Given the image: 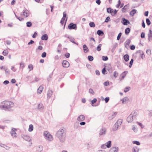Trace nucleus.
Returning <instances> with one entry per match:
<instances>
[{
    "label": "nucleus",
    "mask_w": 152,
    "mask_h": 152,
    "mask_svg": "<svg viewBox=\"0 0 152 152\" xmlns=\"http://www.w3.org/2000/svg\"><path fill=\"white\" fill-rule=\"evenodd\" d=\"M28 68L30 69V70H31L33 69V66L31 64H30L28 65Z\"/></svg>",
    "instance_id": "09e8293b"
},
{
    "label": "nucleus",
    "mask_w": 152,
    "mask_h": 152,
    "mask_svg": "<svg viewBox=\"0 0 152 152\" xmlns=\"http://www.w3.org/2000/svg\"><path fill=\"white\" fill-rule=\"evenodd\" d=\"M44 135L45 138L48 140L52 141L53 140L52 135L48 131H46L44 132Z\"/></svg>",
    "instance_id": "39448f33"
},
{
    "label": "nucleus",
    "mask_w": 152,
    "mask_h": 152,
    "mask_svg": "<svg viewBox=\"0 0 152 152\" xmlns=\"http://www.w3.org/2000/svg\"><path fill=\"white\" fill-rule=\"evenodd\" d=\"M88 60L90 61H92L94 60V58L92 56H89L88 57Z\"/></svg>",
    "instance_id": "4c0bfd02"
},
{
    "label": "nucleus",
    "mask_w": 152,
    "mask_h": 152,
    "mask_svg": "<svg viewBox=\"0 0 152 152\" xmlns=\"http://www.w3.org/2000/svg\"><path fill=\"white\" fill-rule=\"evenodd\" d=\"M137 115V113L135 111L132 112L131 114L127 117V121L129 123L132 122L134 118H135Z\"/></svg>",
    "instance_id": "7ed1b4c3"
},
{
    "label": "nucleus",
    "mask_w": 152,
    "mask_h": 152,
    "mask_svg": "<svg viewBox=\"0 0 152 152\" xmlns=\"http://www.w3.org/2000/svg\"><path fill=\"white\" fill-rule=\"evenodd\" d=\"M117 114V112H113L111 116H110L109 117V118L110 119H112L113 118L115 117L116 115Z\"/></svg>",
    "instance_id": "f3484780"
},
{
    "label": "nucleus",
    "mask_w": 152,
    "mask_h": 152,
    "mask_svg": "<svg viewBox=\"0 0 152 152\" xmlns=\"http://www.w3.org/2000/svg\"><path fill=\"white\" fill-rule=\"evenodd\" d=\"M149 41H152V31L151 30H149V32L148 35Z\"/></svg>",
    "instance_id": "f8f14e48"
},
{
    "label": "nucleus",
    "mask_w": 152,
    "mask_h": 152,
    "mask_svg": "<svg viewBox=\"0 0 152 152\" xmlns=\"http://www.w3.org/2000/svg\"><path fill=\"white\" fill-rule=\"evenodd\" d=\"M53 75V72L50 74L49 76L47 78V80L48 82H50L51 80V79Z\"/></svg>",
    "instance_id": "c85d7f7f"
},
{
    "label": "nucleus",
    "mask_w": 152,
    "mask_h": 152,
    "mask_svg": "<svg viewBox=\"0 0 152 152\" xmlns=\"http://www.w3.org/2000/svg\"><path fill=\"white\" fill-rule=\"evenodd\" d=\"M83 48L84 53H87L88 51V49L87 46L86 45H83Z\"/></svg>",
    "instance_id": "412c9836"
},
{
    "label": "nucleus",
    "mask_w": 152,
    "mask_h": 152,
    "mask_svg": "<svg viewBox=\"0 0 152 152\" xmlns=\"http://www.w3.org/2000/svg\"><path fill=\"white\" fill-rule=\"evenodd\" d=\"M106 147L107 148H110L111 146V141H109L105 143Z\"/></svg>",
    "instance_id": "5701e85b"
},
{
    "label": "nucleus",
    "mask_w": 152,
    "mask_h": 152,
    "mask_svg": "<svg viewBox=\"0 0 152 152\" xmlns=\"http://www.w3.org/2000/svg\"><path fill=\"white\" fill-rule=\"evenodd\" d=\"M136 10L135 9H133L132 11H131L129 13V15L131 16H133L136 13Z\"/></svg>",
    "instance_id": "b1692460"
},
{
    "label": "nucleus",
    "mask_w": 152,
    "mask_h": 152,
    "mask_svg": "<svg viewBox=\"0 0 152 152\" xmlns=\"http://www.w3.org/2000/svg\"><path fill=\"white\" fill-rule=\"evenodd\" d=\"M46 56V53L45 52H43L42 54V58H45Z\"/></svg>",
    "instance_id": "13d9d810"
},
{
    "label": "nucleus",
    "mask_w": 152,
    "mask_h": 152,
    "mask_svg": "<svg viewBox=\"0 0 152 152\" xmlns=\"http://www.w3.org/2000/svg\"><path fill=\"white\" fill-rule=\"evenodd\" d=\"M8 52L7 50H4L3 51L2 53V54H3V55H4V56H7L8 54Z\"/></svg>",
    "instance_id": "37998d69"
},
{
    "label": "nucleus",
    "mask_w": 152,
    "mask_h": 152,
    "mask_svg": "<svg viewBox=\"0 0 152 152\" xmlns=\"http://www.w3.org/2000/svg\"><path fill=\"white\" fill-rule=\"evenodd\" d=\"M139 149L137 147H135L132 148V152H138Z\"/></svg>",
    "instance_id": "2f4dec72"
},
{
    "label": "nucleus",
    "mask_w": 152,
    "mask_h": 152,
    "mask_svg": "<svg viewBox=\"0 0 152 152\" xmlns=\"http://www.w3.org/2000/svg\"><path fill=\"white\" fill-rule=\"evenodd\" d=\"M43 150V147L42 146H39L38 148L37 149V150L39 151H41Z\"/></svg>",
    "instance_id": "a18cd8bd"
},
{
    "label": "nucleus",
    "mask_w": 152,
    "mask_h": 152,
    "mask_svg": "<svg viewBox=\"0 0 152 152\" xmlns=\"http://www.w3.org/2000/svg\"><path fill=\"white\" fill-rule=\"evenodd\" d=\"M124 60L127 62L129 60V56L128 54H126L124 56Z\"/></svg>",
    "instance_id": "393cba45"
},
{
    "label": "nucleus",
    "mask_w": 152,
    "mask_h": 152,
    "mask_svg": "<svg viewBox=\"0 0 152 152\" xmlns=\"http://www.w3.org/2000/svg\"><path fill=\"white\" fill-rule=\"evenodd\" d=\"M102 59L103 61H106L108 60V58L107 56H103L102 57Z\"/></svg>",
    "instance_id": "c03bdc74"
},
{
    "label": "nucleus",
    "mask_w": 152,
    "mask_h": 152,
    "mask_svg": "<svg viewBox=\"0 0 152 152\" xmlns=\"http://www.w3.org/2000/svg\"><path fill=\"white\" fill-rule=\"evenodd\" d=\"M23 15L26 17H27L29 15V12L27 10H25L23 12Z\"/></svg>",
    "instance_id": "a878e982"
},
{
    "label": "nucleus",
    "mask_w": 152,
    "mask_h": 152,
    "mask_svg": "<svg viewBox=\"0 0 152 152\" xmlns=\"http://www.w3.org/2000/svg\"><path fill=\"white\" fill-rule=\"evenodd\" d=\"M22 137L23 139L27 141H30L31 140L29 137L27 135H22Z\"/></svg>",
    "instance_id": "4468645a"
},
{
    "label": "nucleus",
    "mask_w": 152,
    "mask_h": 152,
    "mask_svg": "<svg viewBox=\"0 0 152 152\" xmlns=\"http://www.w3.org/2000/svg\"><path fill=\"white\" fill-rule=\"evenodd\" d=\"M104 85L105 86H107L109 85V82L108 81H106L104 83Z\"/></svg>",
    "instance_id": "0e129e2a"
},
{
    "label": "nucleus",
    "mask_w": 152,
    "mask_h": 152,
    "mask_svg": "<svg viewBox=\"0 0 152 152\" xmlns=\"http://www.w3.org/2000/svg\"><path fill=\"white\" fill-rule=\"evenodd\" d=\"M133 59H132L129 62V68H131L132 67V66L133 64Z\"/></svg>",
    "instance_id": "a19ab883"
},
{
    "label": "nucleus",
    "mask_w": 152,
    "mask_h": 152,
    "mask_svg": "<svg viewBox=\"0 0 152 152\" xmlns=\"http://www.w3.org/2000/svg\"><path fill=\"white\" fill-rule=\"evenodd\" d=\"M121 23L124 25H127L128 24L130 23L129 21L127 20L125 18H123L122 19Z\"/></svg>",
    "instance_id": "1a4fd4ad"
},
{
    "label": "nucleus",
    "mask_w": 152,
    "mask_h": 152,
    "mask_svg": "<svg viewBox=\"0 0 152 152\" xmlns=\"http://www.w3.org/2000/svg\"><path fill=\"white\" fill-rule=\"evenodd\" d=\"M130 88V87H126L124 89V92H127L128 91Z\"/></svg>",
    "instance_id": "8fccbe9b"
},
{
    "label": "nucleus",
    "mask_w": 152,
    "mask_h": 152,
    "mask_svg": "<svg viewBox=\"0 0 152 152\" xmlns=\"http://www.w3.org/2000/svg\"><path fill=\"white\" fill-rule=\"evenodd\" d=\"M136 53H139L141 58L142 59H143L144 57H145V55L143 52L141 50H139L137 51L136 52Z\"/></svg>",
    "instance_id": "2eb2a0df"
},
{
    "label": "nucleus",
    "mask_w": 152,
    "mask_h": 152,
    "mask_svg": "<svg viewBox=\"0 0 152 152\" xmlns=\"http://www.w3.org/2000/svg\"><path fill=\"white\" fill-rule=\"evenodd\" d=\"M110 20V17L109 16H108L106 18L104 22H107L109 20Z\"/></svg>",
    "instance_id": "338daca9"
},
{
    "label": "nucleus",
    "mask_w": 152,
    "mask_h": 152,
    "mask_svg": "<svg viewBox=\"0 0 152 152\" xmlns=\"http://www.w3.org/2000/svg\"><path fill=\"white\" fill-rule=\"evenodd\" d=\"M109 99H110V98L109 97H106L104 99L105 103H107L109 101Z\"/></svg>",
    "instance_id": "680f3d73"
},
{
    "label": "nucleus",
    "mask_w": 152,
    "mask_h": 152,
    "mask_svg": "<svg viewBox=\"0 0 152 152\" xmlns=\"http://www.w3.org/2000/svg\"><path fill=\"white\" fill-rule=\"evenodd\" d=\"M26 26L27 27H30L32 25V23L31 22L28 21L26 23Z\"/></svg>",
    "instance_id": "e433bc0d"
},
{
    "label": "nucleus",
    "mask_w": 152,
    "mask_h": 152,
    "mask_svg": "<svg viewBox=\"0 0 152 152\" xmlns=\"http://www.w3.org/2000/svg\"><path fill=\"white\" fill-rule=\"evenodd\" d=\"M89 93L91 94H94V91L91 88H90L89 90Z\"/></svg>",
    "instance_id": "5fc2aeb1"
},
{
    "label": "nucleus",
    "mask_w": 152,
    "mask_h": 152,
    "mask_svg": "<svg viewBox=\"0 0 152 152\" xmlns=\"http://www.w3.org/2000/svg\"><path fill=\"white\" fill-rule=\"evenodd\" d=\"M146 21L148 25L149 26L151 24V22L148 18H147L146 20Z\"/></svg>",
    "instance_id": "49530a36"
},
{
    "label": "nucleus",
    "mask_w": 152,
    "mask_h": 152,
    "mask_svg": "<svg viewBox=\"0 0 152 152\" xmlns=\"http://www.w3.org/2000/svg\"><path fill=\"white\" fill-rule=\"evenodd\" d=\"M0 146L3 147L4 148H5L7 150H8L10 148L9 147L5 145H4L2 144H0Z\"/></svg>",
    "instance_id": "f704fd0d"
},
{
    "label": "nucleus",
    "mask_w": 152,
    "mask_h": 152,
    "mask_svg": "<svg viewBox=\"0 0 152 152\" xmlns=\"http://www.w3.org/2000/svg\"><path fill=\"white\" fill-rule=\"evenodd\" d=\"M102 44H99L97 47L96 48V50L97 51H100L101 50V48L102 46Z\"/></svg>",
    "instance_id": "79ce46f5"
},
{
    "label": "nucleus",
    "mask_w": 152,
    "mask_h": 152,
    "mask_svg": "<svg viewBox=\"0 0 152 152\" xmlns=\"http://www.w3.org/2000/svg\"><path fill=\"white\" fill-rule=\"evenodd\" d=\"M106 132V129L104 128H102L99 131V136L104 135L105 134Z\"/></svg>",
    "instance_id": "9b49d317"
},
{
    "label": "nucleus",
    "mask_w": 152,
    "mask_h": 152,
    "mask_svg": "<svg viewBox=\"0 0 152 152\" xmlns=\"http://www.w3.org/2000/svg\"><path fill=\"white\" fill-rule=\"evenodd\" d=\"M44 135L45 138L48 140L52 141L53 140L52 135L48 131H46L44 132Z\"/></svg>",
    "instance_id": "423d86ee"
},
{
    "label": "nucleus",
    "mask_w": 152,
    "mask_h": 152,
    "mask_svg": "<svg viewBox=\"0 0 152 152\" xmlns=\"http://www.w3.org/2000/svg\"><path fill=\"white\" fill-rule=\"evenodd\" d=\"M68 27L69 29H76L77 28V25L73 23H70L68 26Z\"/></svg>",
    "instance_id": "0eeeda50"
},
{
    "label": "nucleus",
    "mask_w": 152,
    "mask_h": 152,
    "mask_svg": "<svg viewBox=\"0 0 152 152\" xmlns=\"http://www.w3.org/2000/svg\"><path fill=\"white\" fill-rule=\"evenodd\" d=\"M55 136L61 143L64 142L66 138V130L64 128H60L56 132Z\"/></svg>",
    "instance_id": "f257e3e1"
},
{
    "label": "nucleus",
    "mask_w": 152,
    "mask_h": 152,
    "mask_svg": "<svg viewBox=\"0 0 152 152\" xmlns=\"http://www.w3.org/2000/svg\"><path fill=\"white\" fill-rule=\"evenodd\" d=\"M128 73L127 71H124L123 72L121 75V80L123 79L126 76V74Z\"/></svg>",
    "instance_id": "6ab92c4d"
},
{
    "label": "nucleus",
    "mask_w": 152,
    "mask_h": 152,
    "mask_svg": "<svg viewBox=\"0 0 152 152\" xmlns=\"http://www.w3.org/2000/svg\"><path fill=\"white\" fill-rule=\"evenodd\" d=\"M118 72L116 71H115L114 73L113 76L115 77L116 78L118 76Z\"/></svg>",
    "instance_id": "864d4df0"
},
{
    "label": "nucleus",
    "mask_w": 152,
    "mask_h": 152,
    "mask_svg": "<svg viewBox=\"0 0 152 152\" xmlns=\"http://www.w3.org/2000/svg\"><path fill=\"white\" fill-rule=\"evenodd\" d=\"M89 25L91 27H95V24L94 22H91L89 23Z\"/></svg>",
    "instance_id": "ea45409f"
},
{
    "label": "nucleus",
    "mask_w": 152,
    "mask_h": 152,
    "mask_svg": "<svg viewBox=\"0 0 152 152\" xmlns=\"http://www.w3.org/2000/svg\"><path fill=\"white\" fill-rule=\"evenodd\" d=\"M123 100H124V102H128L129 100V99L127 97H126L123 98Z\"/></svg>",
    "instance_id": "3c124183"
},
{
    "label": "nucleus",
    "mask_w": 152,
    "mask_h": 152,
    "mask_svg": "<svg viewBox=\"0 0 152 152\" xmlns=\"http://www.w3.org/2000/svg\"><path fill=\"white\" fill-rule=\"evenodd\" d=\"M145 37V33L143 32H142L141 34V37L142 38H144Z\"/></svg>",
    "instance_id": "69168bd1"
},
{
    "label": "nucleus",
    "mask_w": 152,
    "mask_h": 152,
    "mask_svg": "<svg viewBox=\"0 0 152 152\" xmlns=\"http://www.w3.org/2000/svg\"><path fill=\"white\" fill-rule=\"evenodd\" d=\"M43 87L42 86H40L37 89V93L38 94H39L42 92L43 89Z\"/></svg>",
    "instance_id": "aec40b11"
},
{
    "label": "nucleus",
    "mask_w": 152,
    "mask_h": 152,
    "mask_svg": "<svg viewBox=\"0 0 152 152\" xmlns=\"http://www.w3.org/2000/svg\"><path fill=\"white\" fill-rule=\"evenodd\" d=\"M15 129L13 128H12L11 131L10 132L11 134V133H14L15 132Z\"/></svg>",
    "instance_id": "4d7b16f0"
},
{
    "label": "nucleus",
    "mask_w": 152,
    "mask_h": 152,
    "mask_svg": "<svg viewBox=\"0 0 152 152\" xmlns=\"http://www.w3.org/2000/svg\"><path fill=\"white\" fill-rule=\"evenodd\" d=\"M85 119V117L83 115H80L78 116L77 120L79 121H82Z\"/></svg>",
    "instance_id": "ddd939ff"
},
{
    "label": "nucleus",
    "mask_w": 152,
    "mask_h": 152,
    "mask_svg": "<svg viewBox=\"0 0 152 152\" xmlns=\"http://www.w3.org/2000/svg\"><path fill=\"white\" fill-rule=\"evenodd\" d=\"M118 147L111 148L109 152H118Z\"/></svg>",
    "instance_id": "9d476101"
},
{
    "label": "nucleus",
    "mask_w": 152,
    "mask_h": 152,
    "mask_svg": "<svg viewBox=\"0 0 152 152\" xmlns=\"http://www.w3.org/2000/svg\"><path fill=\"white\" fill-rule=\"evenodd\" d=\"M135 46L134 45H132L130 46V48L131 50H134V49H135Z\"/></svg>",
    "instance_id": "e2e57ef3"
},
{
    "label": "nucleus",
    "mask_w": 152,
    "mask_h": 152,
    "mask_svg": "<svg viewBox=\"0 0 152 152\" xmlns=\"http://www.w3.org/2000/svg\"><path fill=\"white\" fill-rule=\"evenodd\" d=\"M122 33L121 32H120L118 35V36L117 37V40H118L120 39V38L121 35Z\"/></svg>",
    "instance_id": "6e6d98bb"
},
{
    "label": "nucleus",
    "mask_w": 152,
    "mask_h": 152,
    "mask_svg": "<svg viewBox=\"0 0 152 152\" xmlns=\"http://www.w3.org/2000/svg\"><path fill=\"white\" fill-rule=\"evenodd\" d=\"M106 72V70L105 68H104L102 70V74H104L105 72Z\"/></svg>",
    "instance_id": "774afa93"
},
{
    "label": "nucleus",
    "mask_w": 152,
    "mask_h": 152,
    "mask_svg": "<svg viewBox=\"0 0 152 152\" xmlns=\"http://www.w3.org/2000/svg\"><path fill=\"white\" fill-rule=\"evenodd\" d=\"M20 69L22 68V69H23V68L24 67V66H24V62H23L20 63Z\"/></svg>",
    "instance_id": "58836bf2"
},
{
    "label": "nucleus",
    "mask_w": 152,
    "mask_h": 152,
    "mask_svg": "<svg viewBox=\"0 0 152 152\" xmlns=\"http://www.w3.org/2000/svg\"><path fill=\"white\" fill-rule=\"evenodd\" d=\"M0 108L5 111H10L11 109L14 106V103L12 102L4 101L1 103Z\"/></svg>",
    "instance_id": "f03ea898"
},
{
    "label": "nucleus",
    "mask_w": 152,
    "mask_h": 152,
    "mask_svg": "<svg viewBox=\"0 0 152 152\" xmlns=\"http://www.w3.org/2000/svg\"><path fill=\"white\" fill-rule=\"evenodd\" d=\"M131 42V41L129 39H127L125 42V47L126 48V45H129V44Z\"/></svg>",
    "instance_id": "c9c22d12"
},
{
    "label": "nucleus",
    "mask_w": 152,
    "mask_h": 152,
    "mask_svg": "<svg viewBox=\"0 0 152 152\" xmlns=\"http://www.w3.org/2000/svg\"><path fill=\"white\" fill-rule=\"evenodd\" d=\"M132 142L133 143L136 144L137 145H139L140 144V142L137 141H133Z\"/></svg>",
    "instance_id": "de8ad7c7"
},
{
    "label": "nucleus",
    "mask_w": 152,
    "mask_h": 152,
    "mask_svg": "<svg viewBox=\"0 0 152 152\" xmlns=\"http://www.w3.org/2000/svg\"><path fill=\"white\" fill-rule=\"evenodd\" d=\"M123 120L122 119H119L115 123V124L113 126V131H115L116 130L118 127L121 125L122 123Z\"/></svg>",
    "instance_id": "20e7f679"
},
{
    "label": "nucleus",
    "mask_w": 152,
    "mask_h": 152,
    "mask_svg": "<svg viewBox=\"0 0 152 152\" xmlns=\"http://www.w3.org/2000/svg\"><path fill=\"white\" fill-rule=\"evenodd\" d=\"M33 129L34 127L33 125L31 124L29 125L28 130L29 132H31L33 130Z\"/></svg>",
    "instance_id": "473e14b6"
},
{
    "label": "nucleus",
    "mask_w": 152,
    "mask_h": 152,
    "mask_svg": "<svg viewBox=\"0 0 152 152\" xmlns=\"http://www.w3.org/2000/svg\"><path fill=\"white\" fill-rule=\"evenodd\" d=\"M97 101V100L96 98H94L91 101V103L92 104H93L94 103H96V102Z\"/></svg>",
    "instance_id": "bf43d9fd"
},
{
    "label": "nucleus",
    "mask_w": 152,
    "mask_h": 152,
    "mask_svg": "<svg viewBox=\"0 0 152 152\" xmlns=\"http://www.w3.org/2000/svg\"><path fill=\"white\" fill-rule=\"evenodd\" d=\"M11 136L13 137V138H14L15 137H16L17 136V134L15 132L14 133H11Z\"/></svg>",
    "instance_id": "603ef678"
},
{
    "label": "nucleus",
    "mask_w": 152,
    "mask_h": 152,
    "mask_svg": "<svg viewBox=\"0 0 152 152\" xmlns=\"http://www.w3.org/2000/svg\"><path fill=\"white\" fill-rule=\"evenodd\" d=\"M53 91L51 90H49L47 93V98L49 99L51 96L53 94Z\"/></svg>",
    "instance_id": "dca6fc26"
},
{
    "label": "nucleus",
    "mask_w": 152,
    "mask_h": 152,
    "mask_svg": "<svg viewBox=\"0 0 152 152\" xmlns=\"http://www.w3.org/2000/svg\"><path fill=\"white\" fill-rule=\"evenodd\" d=\"M16 18L17 19H18L20 21H22L24 20V19L21 17H18V16H16Z\"/></svg>",
    "instance_id": "052dcab7"
},
{
    "label": "nucleus",
    "mask_w": 152,
    "mask_h": 152,
    "mask_svg": "<svg viewBox=\"0 0 152 152\" xmlns=\"http://www.w3.org/2000/svg\"><path fill=\"white\" fill-rule=\"evenodd\" d=\"M128 8L127 5H125L122 9V11L123 12H126V11Z\"/></svg>",
    "instance_id": "c756f323"
},
{
    "label": "nucleus",
    "mask_w": 152,
    "mask_h": 152,
    "mask_svg": "<svg viewBox=\"0 0 152 152\" xmlns=\"http://www.w3.org/2000/svg\"><path fill=\"white\" fill-rule=\"evenodd\" d=\"M130 31V29L129 28H127L125 30V34L126 35L128 34Z\"/></svg>",
    "instance_id": "72a5a7b5"
},
{
    "label": "nucleus",
    "mask_w": 152,
    "mask_h": 152,
    "mask_svg": "<svg viewBox=\"0 0 152 152\" xmlns=\"http://www.w3.org/2000/svg\"><path fill=\"white\" fill-rule=\"evenodd\" d=\"M68 39H69V41L74 44H75L77 45H78V44L77 43H76L74 41L75 39L71 36L70 37H68Z\"/></svg>",
    "instance_id": "a211bd4d"
},
{
    "label": "nucleus",
    "mask_w": 152,
    "mask_h": 152,
    "mask_svg": "<svg viewBox=\"0 0 152 152\" xmlns=\"http://www.w3.org/2000/svg\"><path fill=\"white\" fill-rule=\"evenodd\" d=\"M37 108L39 110H42L44 108L43 104H39L38 105Z\"/></svg>",
    "instance_id": "cd10ccee"
},
{
    "label": "nucleus",
    "mask_w": 152,
    "mask_h": 152,
    "mask_svg": "<svg viewBox=\"0 0 152 152\" xmlns=\"http://www.w3.org/2000/svg\"><path fill=\"white\" fill-rule=\"evenodd\" d=\"M107 11L108 13H113V9H111L110 7H109L107 8Z\"/></svg>",
    "instance_id": "7c9ffc66"
},
{
    "label": "nucleus",
    "mask_w": 152,
    "mask_h": 152,
    "mask_svg": "<svg viewBox=\"0 0 152 152\" xmlns=\"http://www.w3.org/2000/svg\"><path fill=\"white\" fill-rule=\"evenodd\" d=\"M97 34L100 36L103 35L104 33L103 31L99 30L97 31Z\"/></svg>",
    "instance_id": "bb28decb"
},
{
    "label": "nucleus",
    "mask_w": 152,
    "mask_h": 152,
    "mask_svg": "<svg viewBox=\"0 0 152 152\" xmlns=\"http://www.w3.org/2000/svg\"><path fill=\"white\" fill-rule=\"evenodd\" d=\"M69 62L66 60H64L62 62V66L63 67L67 68L69 67Z\"/></svg>",
    "instance_id": "6e6552de"
},
{
    "label": "nucleus",
    "mask_w": 152,
    "mask_h": 152,
    "mask_svg": "<svg viewBox=\"0 0 152 152\" xmlns=\"http://www.w3.org/2000/svg\"><path fill=\"white\" fill-rule=\"evenodd\" d=\"M48 39V37L47 34L43 35L41 37V39L42 40H47Z\"/></svg>",
    "instance_id": "4be33fe9"
}]
</instances>
